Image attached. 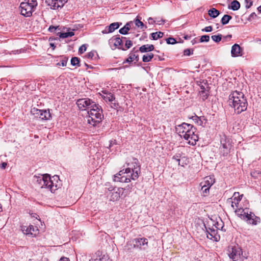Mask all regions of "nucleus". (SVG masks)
Masks as SVG:
<instances>
[{
	"mask_svg": "<svg viewBox=\"0 0 261 261\" xmlns=\"http://www.w3.org/2000/svg\"><path fill=\"white\" fill-rule=\"evenodd\" d=\"M175 130L181 137L188 141L190 145H195L198 140V136L195 134L196 128L192 124L184 122L176 126Z\"/></svg>",
	"mask_w": 261,
	"mask_h": 261,
	"instance_id": "obj_1",
	"label": "nucleus"
},
{
	"mask_svg": "<svg viewBox=\"0 0 261 261\" xmlns=\"http://www.w3.org/2000/svg\"><path fill=\"white\" fill-rule=\"evenodd\" d=\"M228 102L237 114H240L247 109V101L244 94L241 92H232L229 96Z\"/></svg>",
	"mask_w": 261,
	"mask_h": 261,
	"instance_id": "obj_2",
	"label": "nucleus"
},
{
	"mask_svg": "<svg viewBox=\"0 0 261 261\" xmlns=\"http://www.w3.org/2000/svg\"><path fill=\"white\" fill-rule=\"evenodd\" d=\"M102 112L101 106L96 103L93 104V106L88 112L89 115L88 123L94 126H96L103 119Z\"/></svg>",
	"mask_w": 261,
	"mask_h": 261,
	"instance_id": "obj_3",
	"label": "nucleus"
},
{
	"mask_svg": "<svg viewBox=\"0 0 261 261\" xmlns=\"http://www.w3.org/2000/svg\"><path fill=\"white\" fill-rule=\"evenodd\" d=\"M127 166L129 167L125 169L126 174L131 173V179L134 180L137 179L141 173V167L138 160L133 158L132 162L127 163Z\"/></svg>",
	"mask_w": 261,
	"mask_h": 261,
	"instance_id": "obj_4",
	"label": "nucleus"
},
{
	"mask_svg": "<svg viewBox=\"0 0 261 261\" xmlns=\"http://www.w3.org/2000/svg\"><path fill=\"white\" fill-rule=\"evenodd\" d=\"M96 103L94 101L90 98H81L79 99L76 101V105L80 110L83 111L87 109H89L93 106V104Z\"/></svg>",
	"mask_w": 261,
	"mask_h": 261,
	"instance_id": "obj_5",
	"label": "nucleus"
},
{
	"mask_svg": "<svg viewBox=\"0 0 261 261\" xmlns=\"http://www.w3.org/2000/svg\"><path fill=\"white\" fill-rule=\"evenodd\" d=\"M242 254V249L238 246L229 247L228 248V254L233 261L238 260Z\"/></svg>",
	"mask_w": 261,
	"mask_h": 261,
	"instance_id": "obj_6",
	"label": "nucleus"
},
{
	"mask_svg": "<svg viewBox=\"0 0 261 261\" xmlns=\"http://www.w3.org/2000/svg\"><path fill=\"white\" fill-rule=\"evenodd\" d=\"M35 9V8L29 5V3H25L24 2L21 3L19 6L20 14L25 17L31 16Z\"/></svg>",
	"mask_w": 261,
	"mask_h": 261,
	"instance_id": "obj_7",
	"label": "nucleus"
},
{
	"mask_svg": "<svg viewBox=\"0 0 261 261\" xmlns=\"http://www.w3.org/2000/svg\"><path fill=\"white\" fill-rule=\"evenodd\" d=\"M126 173L125 170H120L118 173L114 175L113 180L114 181H119L121 182H129L131 180V174L127 176H124V174Z\"/></svg>",
	"mask_w": 261,
	"mask_h": 261,
	"instance_id": "obj_8",
	"label": "nucleus"
},
{
	"mask_svg": "<svg viewBox=\"0 0 261 261\" xmlns=\"http://www.w3.org/2000/svg\"><path fill=\"white\" fill-rule=\"evenodd\" d=\"M132 243L134 248L146 249L148 247V239L145 238L134 239Z\"/></svg>",
	"mask_w": 261,
	"mask_h": 261,
	"instance_id": "obj_9",
	"label": "nucleus"
},
{
	"mask_svg": "<svg viewBox=\"0 0 261 261\" xmlns=\"http://www.w3.org/2000/svg\"><path fill=\"white\" fill-rule=\"evenodd\" d=\"M44 180H45V182H43L41 187L42 188H48L51 192L57 190V185H54L53 180L51 179L49 175L47 174H45Z\"/></svg>",
	"mask_w": 261,
	"mask_h": 261,
	"instance_id": "obj_10",
	"label": "nucleus"
},
{
	"mask_svg": "<svg viewBox=\"0 0 261 261\" xmlns=\"http://www.w3.org/2000/svg\"><path fill=\"white\" fill-rule=\"evenodd\" d=\"M68 0H46L45 2L54 10L58 9L63 7Z\"/></svg>",
	"mask_w": 261,
	"mask_h": 261,
	"instance_id": "obj_11",
	"label": "nucleus"
},
{
	"mask_svg": "<svg viewBox=\"0 0 261 261\" xmlns=\"http://www.w3.org/2000/svg\"><path fill=\"white\" fill-rule=\"evenodd\" d=\"M113 192H110V200L113 201H117L124 194L125 189L122 188H115Z\"/></svg>",
	"mask_w": 261,
	"mask_h": 261,
	"instance_id": "obj_12",
	"label": "nucleus"
},
{
	"mask_svg": "<svg viewBox=\"0 0 261 261\" xmlns=\"http://www.w3.org/2000/svg\"><path fill=\"white\" fill-rule=\"evenodd\" d=\"M123 39H126V38L124 37H122L121 38H120V36L118 35L112 37L110 40V41H111V42H114V46L117 47L118 49H121L122 50H126V48L124 47L123 45Z\"/></svg>",
	"mask_w": 261,
	"mask_h": 261,
	"instance_id": "obj_13",
	"label": "nucleus"
},
{
	"mask_svg": "<svg viewBox=\"0 0 261 261\" xmlns=\"http://www.w3.org/2000/svg\"><path fill=\"white\" fill-rule=\"evenodd\" d=\"M249 210L248 208H246V211L244 212L243 218L246 219L247 221L250 224H252L253 225L257 224V220H259V218L257 217H256L253 213L250 212L248 213Z\"/></svg>",
	"mask_w": 261,
	"mask_h": 261,
	"instance_id": "obj_14",
	"label": "nucleus"
},
{
	"mask_svg": "<svg viewBox=\"0 0 261 261\" xmlns=\"http://www.w3.org/2000/svg\"><path fill=\"white\" fill-rule=\"evenodd\" d=\"M243 195H240L239 192H234L232 197L231 198V206L234 208V207H239V203L242 198Z\"/></svg>",
	"mask_w": 261,
	"mask_h": 261,
	"instance_id": "obj_15",
	"label": "nucleus"
},
{
	"mask_svg": "<svg viewBox=\"0 0 261 261\" xmlns=\"http://www.w3.org/2000/svg\"><path fill=\"white\" fill-rule=\"evenodd\" d=\"M121 24V22H118L112 23L109 26L106 27L105 30L102 31L101 33L103 34L112 33L115 30L118 29Z\"/></svg>",
	"mask_w": 261,
	"mask_h": 261,
	"instance_id": "obj_16",
	"label": "nucleus"
},
{
	"mask_svg": "<svg viewBox=\"0 0 261 261\" xmlns=\"http://www.w3.org/2000/svg\"><path fill=\"white\" fill-rule=\"evenodd\" d=\"M21 230L24 234L27 235L35 236L36 232L38 229L35 228L33 225H29V226H23L21 227Z\"/></svg>",
	"mask_w": 261,
	"mask_h": 261,
	"instance_id": "obj_17",
	"label": "nucleus"
},
{
	"mask_svg": "<svg viewBox=\"0 0 261 261\" xmlns=\"http://www.w3.org/2000/svg\"><path fill=\"white\" fill-rule=\"evenodd\" d=\"M231 54L232 57H237L242 56V49L240 45L238 44H234L231 47Z\"/></svg>",
	"mask_w": 261,
	"mask_h": 261,
	"instance_id": "obj_18",
	"label": "nucleus"
},
{
	"mask_svg": "<svg viewBox=\"0 0 261 261\" xmlns=\"http://www.w3.org/2000/svg\"><path fill=\"white\" fill-rule=\"evenodd\" d=\"M205 228L206 229L207 237L210 239L214 238L215 241H218V237L216 235L217 233V230L215 229L214 228H208V229H207L205 227Z\"/></svg>",
	"mask_w": 261,
	"mask_h": 261,
	"instance_id": "obj_19",
	"label": "nucleus"
},
{
	"mask_svg": "<svg viewBox=\"0 0 261 261\" xmlns=\"http://www.w3.org/2000/svg\"><path fill=\"white\" fill-rule=\"evenodd\" d=\"M135 50V48H133V50L131 51L130 54L128 55V57L123 62V63H130L133 61H136V62H138L139 60V57L138 55H136L135 53H133V51Z\"/></svg>",
	"mask_w": 261,
	"mask_h": 261,
	"instance_id": "obj_20",
	"label": "nucleus"
},
{
	"mask_svg": "<svg viewBox=\"0 0 261 261\" xmlns=\"http://www.w3.org/2000/svg\"><path fill=\"white\" fill-rule=\"evenodd\" d=\"M41 114L40 119L42 120H49L51 117V114L49 109L48 110H42Z\"/></svg>",
	"mask_w": 261,
	"mask_h": 261,
	"instance_id": "obj_21",
	"label": "nucleus"
},
{
	"mask_svg": "<svg viewBox=\"0 0 261 261\" xmlns=\"http://www.w3.org/2000/svg\"><path fill=\"white\" fill-rule=\"evenodd\" d=\"M154 47L152 44L143 45L140 47L139 51L141 53H147L153 50Z\"/></svg>",
	"mask_w": 261,
	"mask_h": 261,
	"instance_id": "obj_22",
	"label": "nucleus"
},
{
	"mask_svg": "<svg viewBox=\"0 0 261 261\" xmlns=\"http://www.w3.org/2000/svg\"><path fill=\"white\" fill-rule=\"evenodd\" d=\"M215 182V180L214 179H212L211 177H206L205 178V180L201 183V185H203L204 187H209L210 188Z\"/></svg>",
	"mask_w": 261,
	"mask_h": 261,
	"instance_id": "obj_23",
	"label": "nucleus"
},
{
	"mask_svg": "<svg viewBox=\"0 0 261 261\" xmlns=\"http://www.w3.org/2000/svg\"><path fill=\"white\" fill-rule=\"evenodd\" d=\"M240 8V4L237 0H233L230 4V6H229L228 8L231 9L233 11L238 10Z\"/></svg>",
	"mask_w": 261,
	"mask_h": 261,
	"instance_id": "obj_24",
	"label": "nucleus"
},
{
	"mask_svg": "<svg viewBox=\"0 0 261 261\" xmlns=\"http://www.w3.org/2000/svg\"><path fill=\"white\" fill-rule=\"evenodd\" d=\"M208 14L211 17L215 18L220 14V12L216 9L213 8L208 10Z\"/></svg>",
	"mask_w": 261,
	"mask_h": 261,
	"instance_id": "obj_25",
	"label": "nucleus"
},
{
	"mask_svg": "<svg viewBox=\"0 0 261 261\" xmlns=\"http://www.w3.org/2000/svg\"><path fill=\"white\" fill-rule=\"evenodd\" d=\"M34 180L41 187L43 182H45L44 180L45 174L41 175L40 176H34Z\"/></svg>",
	"mask_w": 261,
	"mask_h": 261,
	"instance_id": "obj_26",
	"label": "nucleus"
},
{
	"mask_svg": "<svg viewBox=\"0 0 261 261\" xmlns=\"http://www.w3.org/2000/svg\"><path fill=\"white\" fill-rule=\"evenodd\" d=\"M231 19L232 17L230 15L225 14L221 18V22L223 25H225L227 24Z\"/></svg>",
	"mask_w": 261,
	"mask_h": 261,
	"instance_id": "obj_27",
	"label": "nucleus"
},
{
	"mask_svg": "<svg viewBox=\"0 0 261 261\" xmlns=\"http://www.w3.org/2000/svg\"><path fill=\"white\" fill-rule=\"evenodd\" d=\"M58 35H59L60 38H66L73 36L74 33L73 32H68L65 33L59 32Z\"/></svg>",
	"mask_w": 261,
	"mask_h": 261,
	"instance_id": "obj_28",
	"label": "nucleus"
},
{
	"mask_svg": "<svg viewBox=\"0 0 261 261\" xmlns=\"http://www.w3.org/2000/svg\"><path fill=\"white\" fill-rule=\"evenodd\" d=\"M153 54L152 53H149L146 55H143L142 57V61L144 62H148L153 58Z\"/></svg>",
	"mask_w": 261,
	"mask_h": 261,
	"instance_id": "obj_29",
	"label": "nucleus"
},
{
	"mask_svg": "<svg viewBox=\"0 0 261 261\" xmlns=\"http://www.w3.org/2000/svg\"><path fill=\"white\" fill-rule=\"evenodd\" d=\"M163 35L164 34L162 32H157L151 34L153 40H157L159 38H161L163 37Z\"/></svg>",
	"mask_w": 261,
	"mask_h": 261,
	"instance_id": "obj_30",
	"label": "nucleus"
},
{
	"mask_svg": "<svg viewBox=\"0 0 261 261\" xmlns=\"http://www.w3.org/2000/svg\"><path fill=\"white\" fill-rule=\"evenodd\" d=\"M41 110L35 108H34L31 110V113L33 115L35 116V117L39 118L40 117L41 114Z\"/></svg>",
	"mask_w": 261,
	"mask_h": 261,
	"instance_id": "obj_31",
	"label": "nucleus"
},
{
	"mask_svg": "<svg viewBox=\"0 0 261 261\" xmlns=\"http://www.w3.org/2000/svg\"><path fill=\"white\" fill-rule=\"evenodd\" d=\"M115 99V96L111 93L107 94L106 96L103 97V99L106 101H111L112 102Z\"/></svg>",
	"mask_w": 261,
	"mask_h": 261,
	"instance_id": "obj_32",
	"label": "nucleus"
},
{
	"mask_svg": "<svg viewBox=\"0 0 261 261\" xmlns=\"http://www.w3.org/2000/svg\"><path fill=\"white\" fill-rule=\"evenodd\" d=\"M245 211L246 208L244 209L239 206V207H237L234 212L236 214H237L238 216H242L243 217L244 215V212H245Z\"/></svg>",
	"mask_w": 261,
	"mask_h": 261,
	"instance_id": "obj_33",
	"label": "nucleus"
},
{
	"mask_svg": "<svg viewBox=\"0 0 261 261\" xmlns=\"http://www.w3.org/2000/svg\"><path fill=\"white\" fill-rule=\"evenodd\" d=\"M68 61V58L66 57H61V60L60 62H59L57 64V66H62L63 67L66 66L67 64V62Z\"/></svg>",
	"mask_w": 261,
	"mask_h": 261,
	"instance_id": "obj_34",
	"label": "nucleus"
},
{
	"mask_svg": "<svg viewBox=\"0 0 261 261\" xmlns=\"http://www.w3.org/2000/svg\"><path fill=\"white\" fill-rule=\"evenodd\" d=\"M71 64L72 66H80V59L77 57H72L71 59Z\"/></svg>",
	"mask_w": 261,
	"mask_h": 261,
	"instance_id": "obj_35",
	"label": "nucleus"
},
{
	"mask_svg": "<svg viewBox=\"0 0 261 261\" xmlns=\"http://www.w3.org/2000/svg\"><path fill=\"white\" fill-rule=\"evenodd\" d=\"M135 25L138 27H140L141 29H143V28H145V29H147V27L145 26L143 22L140 21L139 19L136 18L135 20Z\"/></svg>",
	"mask_w": 261,
	"mask_h": 261,
	"instance_id": "obj_36",
	"label": "nucleus"
},
{
	"mask_svg": "<svg viewBox=\"0 0 261 261\" xmlns=\"http://www.w3.org/2000/svg\"><path fill=\"white\" fill-rule=\"evenodd\" d=\"M199 93L201 96L202 99H206L208 96V90L205 91H199Z\"/></svg>",
	"mask_w": 261,
	"mask_h": 261,
	"instance_id": "obj_37",
	"label": "nucleus"
},
{
	"mask_svg": "<svg viewBox=\"0 0 261 261\" xmlns=\"http://www.w3.org/2000/svg\"><path fill=\"white\" fill-rule=\"evenodd\" d=\"M222 35L219 34L218 35H213L211 38L212 40L215 42H219L222 39Z\"/></svg>",
	"mask_w": 261,
	"mask_h": 261,
	"instance_id": "obj_38",
	"label": "nucleus"
},
{
	"mask_svg": "<svg viewBox=\"0 0 261 261\" xmlns=\"http://www.w3.org/2000/svg\"><path fill=\"white\" fill-rule=\"evenodd\" d=\"M24 2L29 3V5L35 8L37 6V2L36 0H24Z\"/></svg>",
	"mask_w": 261,
	"mask_h": 261,
	"instance_id": "obj_39",
	"label": "nucleus"
},
{
	"mask_svg": "<svg viewBox=\"0 0 261 261\" xmlns=\"http://www.w3.org/2000/svg\"><path fill=\"white\" fill-rule=\"evenodd\" d=\"M125 40V43L124 45V48H126V50L127 49H129L133 46V43L132 41L130 40H127L126 39Z\"/></svg>",
	"mask_w": 261,
	"mask_h": 261,
	"instance_id": "obj_40",
	"label": "nucleus"
},
{
	"mask_svg": "<svg viewBox=\"0 0 261 261\" xmlns=\"http://www.w3.org/2000/svg\"><path fill=\"white\" fill-rule=\"evenodd\" d=\"M251 175L255 178H258L261 175V172L259 171H253L251 172Z\"/></svg>",
	"mask_w": 261,
	"mask_h": 261,
	"instance_id": "obj_41",
	"label": "nucleus"
},
{
	"mask_svg": "<svg viewBox=\"0 0 261 261\" xmlns=\"http://www.w3.org/2000/svg\"><path fill=\"white\" fill-rule=\"evenodd\" d=\"M201 186V191H202V193L203 194V196H205L207 195V194L209 193L210 188L209 187H203V185Z\"/></svg>",
	"mask_w": 261,
	"mask_h": 261,
	"instance_id": "obj_42",
	"label": "nucleus"
},
{
	"mask_svg": "<svg viewBox=\"0 0 261 261\" xmlns=\"http://www.w3.org/2000/svg\"><path fill=\"white\" fill-rule=\"evenodd\" d=\"M166 41L167 43L168 44H174L177 42L176 40L172 37H169L166 39Z\"/></svg>",
	"mask_w": 261,
	"mask_h": 261,
	"instance_id": "obj_43",
	"label": "nucleus"
},
{
	"mask_svg": "<svg viewBox=\"0 0 261 261\" xmlns=\"http://www.w3.org/2000/svg\"><path fill=\"white\" fill-rule=\"evenodd\" d=\"M210 40V36L207 35H203L200 37V42H208Z\"/></svg>",
	"mask_w": 261,
	"mask_h": 261,
	"instance_id": "obj_44",
	"label": "nucleus"
},
{
	"mask_svg": "<svg viewBox=\"0 0 261 261\" xmlns=\"http://www.w3.org/2000/svg\"><path fill=\"white\" fill-rule=\"evenodd\" d=\"M193 54V50L190 49H186L184 51V55L185 56H190Z\"/></svg>",
	"mask_w": 261,
	"mask_h": 261,
	"instance_id": "obj_45",
	"label": "nucleus"
},
{
	"mask_svg": "<svg viewBox=\"0 0 261 261\" xmlns=\"http://www.w3.org/2000/svg\"><path fill=\"white\" fill-rule=\"evenodd\" d=\"M87 49L86 45L85 44H83L81 46L79 49V53L81 54L84 53Z\"/></svg>",
	"mask_w": 261,
	"mask_h": 261,
	"instance_id": "obj_46",
	"label": "nucleus"
},
{
	"mask_svg": "<svg viewBox=\"0 0 261 261\" xmlns=\"http://www.w3.org/2000/svg\"><path fill=\"white\" fill-rule=\"evenodd\" d=\"M221 154L225 156H226L229 152V149H222L221 148Z\"/></svg>",
	"mask_w": 261,
	"mask_h": 261,
	"instance_id": "obj_47",
	"label": "nucleus"
},
{
	"mask_svg": "<svg viewBox=\"0 0 261 261\" xmlns=\"http://www.w3.org/2000/svg\"><path fill=\"white\" fill-rule=\"evenodd\" d=\"M180 156L179 154H176L172 157V159L173 160H175L178 163V165H180V160L179 159Z\"/></svg>",
	"mask_w": 261,
	"mask_h": 261,
	"instance_id": "obj_48",
	"label": "nucleus"
},
{
	"mask_svg": "<svg viewBox=\"0 0 261 261\" xmlns=\"http://www.w3.org/2000/svg\"><path fill=\"white\" fill-rule=\"evenodd\" d=\"M246 3V8L249 9L251 7L253 4V2L251 0H245Z\"/></svg>",
	"mask_w": 261,
	"mask_h": 261,
	"instance_id": "obj_49",
	"label": "nucleus"
},
{
	"mask_svg": "<svg viewBox=\"0 0 261 261\" xmlns=\"http://www.w3.org/2000/svg\"><path fill=\"white\" fill-rule=\"evenodd\" d=\"M119 32L121 34L126 35L127 34L128 30H127V29L123 27L119 30Z\"/></svg>",
	"mask_w": 261,
	"mask_h": 261,
	"instance_id": "obj_50",
	"label": "nucleus"
},
{
	"mask_svg": "<svg viewBox=\"0 0 261 261\" xmlns=\"http://www.w3.org/2000/svg\"><path fill=\"white\" fill-rule=\"evenodd\" d=\"M59 26H57V27H55V26H53V25H51L49 27V28H48V31L50 32H54L56 31V30H57V29H58L59 30H60V29H59Z\"/></svg>",
	"mask_w": 261,
	"mask_h": 261,
	"instance_id": "obj_51",
	"label": "nucleus"
},
{
	"mask_svg": "<svg viewBox=\"0 0 261 261\" xmlns=\"http://www.w3.org/2000/svg\"><path fill=\"white\" fill-rule=\"evenodd\" d=\"M96 54V53L94 51H90V53H89L88 54H87V58H89V59H93V57L94 56H95V55Z\"/></svg>",
	"mask_w": 261,
	"mask_h": 261,
	"instance_id": "obj_52",
	"label": "nucleus"
},
{
	"mask_svg": "<svg viewBox=\"0 0 261 261\" xmlns=\"http://www.w3.org/2000/svg\"><path fill=\"white\" fill-rule=\"evenodd\" d=\"M200 91H205L208 90V86L206 84H205L204 85H200Z\"/></svg>",
	"mask_w": 261,
	"mask_h": 261,
	"instance_id": "obj_53",
	"label": "nucleus"
},
{
	"mask_svg": "<svg viewBox=\"0 0 261 261\" xmlns=\"http://www.w3.org/2000/svg\"><path fill=\"white\" fill-rule=\"evenodd\" d=\"M203 121H206L204 117H200L197 124L199 125H202Z\"/></svg>",
	"mask_w": 261,
	"mask_h": 261,
	"instance_id": "obj_54",
	"label": "nucleus"
},
{
	"mask_svg": "<svg viewBox=\"0 0 261 261\" xmlns=\"http://www.w3.org/2000/svg\"><path fill=\"white\" fill-rule=\"evenodd\" d=\"M212 30L213 29L212 26H208L202 29V31L206 32H210L212 31Z\"/></svg>",
	"mask_w": 261,
	"mask_h": 261,
	"instance_id": "obj_55",
	"label": "nucleus"
},
{
	"mask_svg": "<svg viewBox=\"0 0 261 261\" xmlns=\"http://www.w3.org/2000/svg\"><path fill=\"white\" fill-rule=\"evenodd\" d=\"M89 261H106V258L103 256L102 257H100V258H96L95 259H91L90 260H89Z\"/></svg>",
	"mask_w": 261,
	"mask_h": 261,
	"instance_id": "obj_56",
	"label": "nucleus"
},
{
	"mask_svg": "<svg viewBox=\"0 0 261 261\" xmlns=\"http://www.w3.org/2000/svg\"><path fill=\"white\" fill-rule=\"evenodd\" d=\"M200 117L197 116L196 115L192 116L190 118L192 119L196 123H197Z\"/></svg>",
	"mask_w": 261,
	"mask_h": 261,
	"instance_id": "obj_57",
	"label": "nucleus"
},
{
	"mask_svg": "<svg viewBox=\"0 0 261 261\" xmlns=\"http://www.w3.org/2000/svg\"><path fill=\"white\" fill-rule=\"evenodd\" d=\"M155 20H156L155 23L157 24H163L165 22V20L163 19H159L155 18Z\"/></svg>",
	"mask_w": 261,
	"mask_h": 261,
	"instance_id": "obj_58",
	"label": "nucleus"
},
{
	"mask_svg": "<svg viewBox=\"0 0 261 261\" xmlns=\"http://www.w3.org/2000/svg\"><path fill=\"white\" fill-rule=\"evenodd\" d=\"M148 22L149 24H153V23H155L156 22V20H153V19L151 17H149L148 19Z\"/></svg>",
	"mask_w": 261,
	"mask_h": 261,
	"instance_id": "obj_59",
	"label": "nucleus"
},
{
	"mask_svg": "<svg viewBox=\"0 0 261 261\" xmlns=\"http://www.w3.org/2000/svg\"><path fill=\"white\" fill-rule=\"evenodd\" d=\"M221 148L224 149H229V144H227L226 143H223L222 147Z\"/></svg>",
	"mask_w": 261,
	"mask_h": 261,
	"instance_id": "obj_60",
	"label": "nucleus"
},
{
	"mask_svg": "<svg viewBox=\"0 0 261 261\" xmlns=\"http://www.w3.org/2000/svg\"><path fill=\"white\" fill-rule=\"evenodd\" d=\"M131 22H127L126 24L124 26L126 29H127V30H129L131 28Z\"/></svg>",
	"mask_w": 261,
	"mask_h": 261,
	"instance_id": "obj_61",
	"label": "nucleus"
},
{
	"mask_svg": "<svg viewBox=\"0 0 261 261\" xmlns=\"http://www.w3.org/2000/svg\"><path fill=\"white\" fill-rule=\"evenodd\" d=\"M256 16H257V15L254 12L252 13L249 16V19L251 20V18H254V17H256Z\"/></svg>",
	"mask_w": 261,
	"mask_h": 261,
	"instance_id": "obj_62",
	"label": "nucleus"
},
{
	"mask_svg": "<svg viewBox=\"0 0 261 261\" xmlns=\"http://www.w3.org/2000/svg\"><path fill=\"white\" fill-rule=\"evenodd\" d=\"M132 187H133V186L131 184V185H127L124 189H125V190L131 191Z\"/></svg>",
	"mask_w": 261,
	"mask_h": 261,
	"instance_id": "obj_63",
	"label": "nucleus"
},
{
	"mask_svg": "<svg viewBox=\"0 0 261 261\" xmlns=\"http://www.w3.org/2000/svg\"><path fill=\"white\" fill-rule=\"evenodd\" d=\"M60 261H70V260L67 257H62L60 259Z\"/></svg>",
	"mask_w": 261,
	"mask_h": 261,
	"instance_id": "obj_64",
	"label": "nucleus"
}]
</instances>
